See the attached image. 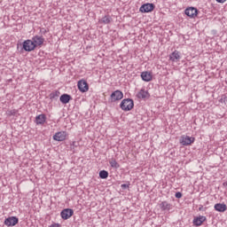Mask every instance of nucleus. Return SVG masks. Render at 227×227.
Instances as JSON below:
<instances>
[{"label":"nucleus","instance_id":"obj_1","mask_svg":"<svg viewBox=\"0 0 227 227\" xmlns=\"http://www.w3.org/2000/svg\"><path fill=\"white\" fill-rule=\"evenodd\" d=\"M120 107L122 111H132L134 109V100L131 98L123 99L121 102Z\"/></svg>","mask_w":227,"mask_h":227},{"label":"nucleus","instance_id":"obj_2","mask_svg":"<svg viewBox=\"0 0 227 227\" xmlns=\"http://www.w3.org/2000/svg\"><path fill=\"white\" fill-rule=\"evenodd\" d=\"M35 49H36V44H35V42H33V40L27 39L22 43L21 51H25L26 52H31Z\"/></svg>","mask_w":227,"mask_h":227},{"label":"nucleus","instance_id":"obj_3","mask_svg":"<svg viewBox=\"0 0 227 227\" xmlns=\"http://www.w3.org/2000/svg\"><path fill=\"white\" fill-rule=\"evenodd\" d=\"M78 90L82 93H86L90 90V85L88 84V82L86 80H80L77 83Z\"/></svg>","mask_w":227,"mask_h":227},{"label":"nucleus","instance_id":"obj_4","mask_svg":"<svg viewBox=\"0 0 227 227\" xmlns=\"http://www.w3.org/2000/svg\"><path fill=\"white\" fill-rule=\"evenodd\" d=\"M153 10H155V4H144L139 9L141 13H150Z\"/></svg>","mask_w":227,"mask_h":227},{"label":"nucleus","instance_id":"obj_5","mask_svg":"<svg viewBox=\"0 0 227 227\" xmlns=\"http://www.w3.org/2000/svg\"><path fill=\"white\" fill-rule=\"evenodd\" d=\"M184 13L191 19H196V17H198V9L195 7H188L185 9Z\"/></svg>","mask_w":227,"mask_h":227},{"label":"nucleus","instance_id":"obj_6","mask_svg":"<svg viewBox=\"0 0 227 227\" xmlns=\"http://www.w3.org/2000/svg\"><path fill=\"white\" fill-rule=\"evenodd\" d=\"M72 215H74V209L72 208H65L60 213V216L64 219V221L70 219Z\"/></svg>","mask_w":227,"mask_h":227},{"label":"nucleus","instance_id":"obj_7","mask_svg":"<svg viewBox=\"0 0 227 227\" xmlns=\"http://www.w3.org/2000/svg\"><path fill=\"white\" fill-rule=\"evenodd\" d=\"M121 98H123V92H121L120 90H117L111 94L112 102L121 100Z\"/></svg>","mask_w":227,"mask_h":227},{"label":"nucleus","instance_id":"obj_8","mask_svg":"<svg viewBox=\"0 0 227 227\" xmlns=\"http://www.w3.org/2000/svg\"><path fill=\"white\" fill-rule=\"evenodd\" d=\"M195 140L196 138H194V137H182L181 144L183 145V146H189V145H192V143H194Z\"/></svg>","mask_w":227,"mask_h":227},{"label":"nucleus","instance_id":"obj_9","mask_svg":"<svg viewBox=\"0 0 227 227\" xmlns=\"http://www.w3.org/2000/svg\"><path fill=\"white\" fill-rule=\"evenodd\" d=\"M5 226H15L19 224V218L17 216H11L4 220Z\"/></svg>","mask_w":227,"mask_h":227},{"label":"nucleus","instance_id":"obj_10","mask_svg":"<svg viewBox=\"0 0 227 227\" xmlns=\"http://www.w3.org/2000/svg\"><path fill=\"white\" fill-rule=\"evenodd\" d=\"M32 42H34L36 49V47H41V45H43V42H45V39L43 38V36L35 35L32 38Z\"/></svg>","mask_w":227,"mask_h":227},{"label":"nucleus","instance_id":"obj_11","mask_svg":"<svg viewBox=\"0 0 227 227\" xmlns=\"http://www.w3.org/2000/svg\"><path fill=\"white\" fill-rule=\"evenodd\" d=\"M137 97L140 100H145L146 98H150V93L148 90H145V89H141L139 92H137Z\"/></svg>","mask_w":227,"mask_h":227},{"label":"nucleus","instance_id":"obj_12","mask_svg":"<svg viewBox=\"0 0 227 227\" xmlns=\"http://www.w3.org/2000/svg\"><path fill=\"white\" fill-rule=\"evenodd\" d=\"M54 141H65L67 139V132L59 131L53 136Z\"/></svg>","mask_w":227,"mask_h":227},{"label":"nucleus","instance_id":"obj_13","mask_svg":"<svg viewBox=\"0 0 227 227\" xmlns=\"http://www.w3.org/2000/svg\"><path fill=\"white\" fill-rule=\"evenodd\" d=\"M205 221H207V217L204 215L195 217L193 219V226H201Z\"/></svg>","mask_w":227,"mask_h":227},{"label":"nucleus","instance_id":"obj_14","mask_svg":"<svg viewBox=\"0 0 227 227\" xmlns=\"http://www.w3.org/2000/svg\"><path fill=\"white\" fill-rule=\"evenodd\" d=\"M141 78L144 80L145 82H150L152 79H153V76L151 74L150 72L145 71L141 73Z\"/></svg>","mask_w":227,"mask_h":227},{"label":"nucleus","instance_id":"obj_15","mask_svg":"<svg viewBox=\"0 0 227 227\" xmlns=\"http://www.w3.org/2000/svg\"><path fill=\"white\" fill-rule=\"evenodd\" d=\"M45 120H47V117L45 116V114H42L35 117V123L37 125H43V123H45Z\"/></svg>","mask_w":227,"mask_h":227},{"label":"nucleus","instance_id":"obj_16","mask_svg":"<svg viewBox=\"0 0 227 227\" xmlns=\"http://www.w3.org/2000/svg\"><path fill=\"white\" fill-rule=\"evenodd\" d=\"M61 104H68L72 100V96L68 94H62L59 98Z\"/></svg>","mask_w":227,"mask_h":227},{"label":"nucleus","instance_id":"obj_17","mask_svg":"<svg viewBox=\"0 0 227 227\" xmlns=\"http://www.w3.org/2000/svg\"><path fill=\"white\" fill-rule=\"evenodd\" d=\"M215 210H216V212H226L227 206L226 204L217 203L215 205Z\"/></svg>","mask_w":227,"mask_h":227},{"label":"nucleus","instance_id":"obj_18","mask_svg":"<svg viewBox=\"0 0 227 227\" xmlns=\"http://www.w3.org/2000/svg\"><path fill=\"white\" fill-rule=\"evenodd\" d=\"M169 59L173 62L178 61V59H180V52L178 51H175L170 54Z\"/></svg>","mask_w":227,"mask_h":227},{"label":"nucleus","instance_id":"obj_19","mask_svg":"<svg viewBox=\"0 0 227 227\" xmlns=\"http://www.w3.org/2000/svg\"><path fill=\"white\" fill-rule=\"evenodd\" d=\"M160 207L161 208L162 211L171 210V204L168 203V201H162L160 204Z\"/></svg>","mask_w":227,"mask_h":227},{"label":"nucleus","instance_id":"obj_20","mask_svg":"<svg viewBox=\"0 0 227 227\" xmlns=\"http://www.w3.org/2000/svg\"><path fill=\"white\" fill-rule=\"evenodd\" d=\"M61 93L59 90H55L50 94V99L51 100H57V98L59 97Z\"/></svg>","mask_w":227,"mask_h":227},{"label":"nucleus","instance_id":"obj_21","mask_svg":"<svg viewBox=\"0 0 227 227\" xmlns=\"http://www.w3.org/2000/svg\"><path fill=\"white\" fill-rule=\"evenodd\" d=\"M113 20V18L111 16L107 15L101 19L102 24H111V21Z\"/></svg>","mask_w":227,"mask_h":227},{"label":"nucleus","instance_id":"obj_22","mask_svg":"<svg viewBox=\"0 0 227 227\" xmlns=\"http://www.w3.org/2000/svg\"><path fill=\"white\" fill-rule=\"evenodd\" d=\"M109 176V172L107 170H101L99 171V178L106 180Z\"/></svg>","mask_w":227,"mask_h":227},{"label":"nucleus","instance_id":"obj_23","mask_svg":"<svg viewBox=\"0 0 227 227\" xmlns=\"http://www.w3.org/2000/svg\"><path fill=\"white\" fill-rule=\"evenodd\" d=\"M109 164H110L111 168H114V169H118V168H120V165L118 164V162L114 159H112L109 161Z\"/></svg>","mask_w":227,"mask_h":227},{"label":"nucleus","instance_id":"obj_24","mask_svg":"<svg viewBox=\"0 0 227 227\" xmlns=\"http://www.w3.org/2000/svg\"><path fill=\"white\" fill-rule=\"evenodd\" d=\"M79 143L75 142V141H73L71 144H70V149L71 150H75V148H77Z\"/></svg>","mask_w":227,"mask_h":227},{"label":"nucleus","instance_id":"obj_25","mask_svg":"<svg viewBox=\"0 0 227 227\" xmlns=\"http://www.w3.org/2000/svg\"><path fill=\"white\" fill-rule=\"evenodd\" d=\"M175 196H176V198H177V200H180V198H182V192H176Z\"/></svg>","mask_w":227,"mask_h":227},{"label":"nucleus","instance_id":"obj_26","mask_svg":"<svg viewBox=\"0 0 227 227\" xmlns=\"http://www.w3.org/2000/svg\"><path fill=\"white\" fill-rule=\"evenodd\" d=\"M121 189H129V184H123L121 185Z\"/></svg>","mask_w":227,"mask_h":227},{"label":"nucleus","instance_id":"obj_27","mask_svg":"<svg viewBox=\"0 0 227 227\" xmlns=\"http://www.w3.org/2000/svg\"><path fill=\"white\" fill-rule=\"evenodd\" d=\"M41 33L42 35H45V33H47V30L45 28H42Z\"/></svg>","mask_w":227,"mask_h":227},{"label":"nucleus","instance_id":"obj_28","mask_svg":"<svg viewBox=\"0 0 227 227\" xmlns=\"http://www.w3.org/2000/svg\"><path fill=\"white\" fill-rule=\"evenodd\" d=\"M226 0H216V3H224Z\"/></svg>","mask_w":227,"mask_h":227},{"label":"nucleus","instance_id":"obj_29","mask_svg":"<svg viewBox=\"0 0 227 227\" xmlns=\"http://www.w3.org/2000/svg\"><path fill=\"white\" fill-rule=\"evenodd\" d=\"M199 210H200V211L203 210V206H200V207H199Z\"/></svg>","mask_w":227,"mask_h":227},{"label":"nucleus","instance_id":"obj_30","mask_svg":"<svg viewBox=\"0 0 227 227\" xmlns=\"http://www.w3.org/2000/svg\"><path fill=\"white\" fill-rule=\"evenodd\" d=\"M11 114L13 116L15 114V112L11 111Z\"/></svg>","mask_w":227,"mask_h":227},{"label":"nucleus","instance_id":"obj_31","mask_svg":"<svg viewBox=\"0 0 227 227\" xmlns=\"http://www.w3.org/2000/svg\"><path fill=\"white\" fill-rule=\"evenodd\" d=\"M220 102H223V98H221Z\"/></svg>","mask_w":227,"mask_h":227}]
</instances>
